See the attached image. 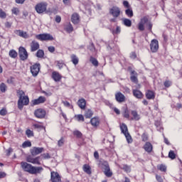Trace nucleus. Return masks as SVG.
Listing matches in <instances>:
<instances>
[{
    "mask_svg": "<svg viewBox=\"0 0 182 182\" xmlns=\"http://www.w3.org/2000/svg\"><path fill=\"white\" fill-rule=\"evenodd\" d=\"M21 166L23 171H26V173H29V174H41V172L43 171V167L33 166L31 164H28L27 162H21Z\"/></svg>",
    "mask_w": 182,
    "mask_h": 182,
    "instance_id": "obj_1",
    "label": "nucleus"
},
{
    "mask_svg": "<svg viewBox=\"0 0 182 182\" xmlns=\"http://www.w3.org/2000/svg\"><path fill=\"white\" fill-rule=\"evenodd\" d=\"M50 159V155L48 153L43 154L39 156L33 158L31 155H29L26 157V161L28 163H31L32 164H36L37 166H41V160H46Z\"/></svg>",
    "mask_w": 182,
    "mask_h": 182,
    "instance_id": "obj_2",
    "label": "nucleus"
},
{
    "mask_svg": "<svg viewBox=\"0 0 182 182\" xmlns=\"http://www.w3.org/2000/svg\"><path fill=\"white\" fill-rule=\"evenodd\" d=\"M17 94L18 95V108L19 110H22L23 109V106H28L29 105V97L28 96H25V92L23 90L17 91Z\"/></svg>",
    "mask_w": 182,
    "mask_h": 182,
    "instance_id": "obj_3",
    "label": "nucleus"
},
{
    "mask_svg": "<svg viewBox=\"0 0 182 182\" xmlns=\"http://www.w3.org/2000/svg\"><path fill=\"white\" fill-rule=\"evenodd\" d=\"M120 130L122 133H123L125 136L128 144H132V143H133V138H132V135H130V133H129V129L127 128V125H126V124L124 123L121 124Z\"/></svg>",
    "mask_w": 182,
    "mask_h": 182,
    "instance_id": "obj_4",
    "label": "nucleus"
},
{
    "mask_svg": "<svg viewBox=\"0 0 182 182\" xmlns=\"http://www.w3.org/2000/svg\"><path fill=\"white\" fill-rule=\"evenodd\" d=\"M102 168L104 170V174L106 177L110 178L113 176V172L110 170V166H109V163L107 161H103L101 164Z\"/></svg>",
    "mask_w": 182,
    "mask_h": 182,
    "instance_id": "obj_5",
    "label": "nucleus"
},
{
    "mask_svg": "<svg viewBox=\"0 0 182 182\" xmlns=\"http://www.w3.org/2000/svg\"><path fill=\"white\" fill-rule=\"evenodd\" d=\"M47 8H48V3L41 2L36 5L35 10L37 12V14H43V12H46Z\"/></svg>",
    "mask_w": 182,
    "mask_h": 182,
    "instance_id": "obj_6",
    "label": "nucleus"
},
{
    "mask_svg": "<svg viewBox=\"0 0 182 182\" xmlns=\"http://www.w3.org/2000/svg\"><path fill=\"white\" fill-rule=\"evenodd\" d=\"M122 14V10L117 6H113L109 9V14L113 16V18H119Z\"/></svg>",
    "mask_w": 182,
    "mask_h": 182,
    "instance_id": "obj_7",
    "label": "nucleus"
},
{
    "mask_svg": "<svg viewBox=\"0 0 182 182\" xmlns=\"http://www.w3.org/2000/svg\"><path fill=\"white\" fill-rule=\"evenodd\" d=\"M18 55L21 59V60H26L29 56L28 54V51H26V49L23 47H19L18 48Z\"/></svg>",
    "mask_w": 182,
    "mask_h": 182,
    "instance_id": "obj_8",
    "label": "nucleus"
},
{
    "mask_svg": "<svg viewBox=\"0 0 182 182\" xmlns=\"http://www.w3.org/2000/svg\"><path fill=\"white\" fill-rule=\"evenodd\" d=\"M34 115L37 119H45V116H46V111L41 108L37 109L34 112Z\"/></svg>",
    "mask_w": 182,
    "mask_h": 182,
    "instance_id": "obj_9",
    "label": "nucleus"
},
{
    "mask_svg": "<svg viewBox=\"0 0 182 182\" xmlns=\"http://www.w3.org/2000/svg\"><path fill=\"white\" fill-rule=\"evenodd\" d=\"M41 70V64L36 63L31 67V73H32L33 76L36 77Z\"/></svg>",
    "mask_w": 182,
    "mask_h": 182,
    "instance_id": "obj_10",
    "label": "nucleus"
},
{
    "mask_svg": "<svg viewBox=\"0 0 182 182\" xmlns=\"http://www.w3.org/2000/svg\"><path fill=\"white\" fill-rule=\"evenodd\" d=\"M149 22V18L147 16H144L142 18H141L139 23H138V29L141 32H143L144 31V25Z\"/></svg>",
    "mask_w": 182,
    "mask_h": 182,
    "instance_id": "obj_11",
    "label": "nucleus"
},
{
    "mask_svg": "<svg viewBox=\"0 0 182 182\" xmlns=\"http://www.w3.org/2000/svg\"><path fill=\"white\" fill-rule=\"evenodd\" d=\"M45 151V149L43 147H36L34 146L30 150V153L31 156H38V154H41V153H43Z\"/></svg>",
    "mask_w": 182,
    "mask_h": 182,
    "instance_id": "obj_12",
    "label": "nucleus"
},
{
    "mask_svg": "<svg viewBox=\"0 0 182 182\" xmlns=\"http://www.w3.org/2000/svg\"><path fill=\"white\" fill-rule=\"evenodd\" d=\"M115 100L118 102V103H123L126 102V96L121 92H117L115 93Z\"/></svg>",
    "mask_w": 182,
    "mask_h": 182,
    "instance_id": "obj_13",
    "label": "nucleus"
},
{
    "mask_svg": "<svg viewBox=\"0 0 182 182\" xmlns=\"http://www.w3.org/2000/svg\"><path fill=\"white\" fill-rule=\"evenodd\" d=\"M37 39H38V41H53V37L52 36H50V34H39L38 36H36Z\"/></svg>",
    "mask_w": 182,
    "mask_h": 182,
    "instance_id": "obj_14",
    "label": "nucleus"
},
{
    "mask_svg": "<svg viewBox=\"0 0 182 182\" xmlns=\"http://www.w3.org/2000/svg\"><path fill=\"white\" fill-rule=\"evenodd\" d=\"M130 80L131 82H132V83H135L136 85H137V83H139V79L137 78V76H139V74L137 73V72H136V70H132L130 71Z\"/></svg>",
    "mask_w": 182,
    "mask_h": 182,
    "instance_id": "obj_15",
    "label": "nucleus"
},
{
    "mask_svg": "<svg viewBox=\"0 0 182 182\" xmlns=\"http://www.w3.org/2000/svg\"><path fill=\"white\" fill-rule=\"evenodd\" d=\"M45 102H46V97L41 96L38 99L31 101V106H36L37 105L45 103Z\"/></svg>",
    "mask_w": 182,
    "mask_h": 182,
    "instance_id": "obj_16",
    "label": "nucleus"
},
{
    "mask_svg": "<svg viewBox=\"0 0 182 182\" xmlns=\"http://www.w3.org/2000/svg\"><path fill=\"white\" fill-rule=\"evenodd\" d=\"M99 126H100V118H99V117L92 118V130L97 129V127H99Z\"/></svg>",
    "mask_w": 182,
    "mask_h": 182,
    "instance_id": "obj_17",
    "label": "nucleus"
},
{
    "mask_svg": "<svg viewBox=\"0 0 182 182\" xmlns=\"http://www.w3.org/2000/svg\"><path fill=\"white\" fill-rule=\"evenodd\" d=\"M145 96L148 100H154L156 99V93L153 90H148L145 93Z\"/></svg>",
    "mask_w": 182,
    "mask_h": 182,
    "instance_id": "obj_18",
    "label": "nucleus"
},
{
    "mask_svg": "<svg viewBox=\"0 0 182 182\" xmlns=\"http://www.w3.org/2000/svg\"><path fill=\"white\" fill-rule=\"evenodd\" d=\"M51 181L52 182H60V176L58 172H51Z\"/></svg>",
    "mask_w": 182,
    "mask_h": 182,
    "instance_id": "obj_19",
    "label": "nucleus"
},
{
    "mask_svg": "<svg viewBox=\"0 0 182 182\" xmlns=\"http://www.w3.org/2000/svg\"><path fill=\"white\" fill-rule=\"evenodd\" d=\"M14 33H16V35H18V36L23 38L24 39H28V38H29V35H28V33L22 30H16Z\"/></svg>",
    "mask_w": 182,
    "mask_h": 182,
    "instance_id": "obj_20",
    "label": "nucleus"
},
{
    "mask_svg": "<svg viewBox=\"0 0 182 182\" xmlns=\"http://www.w3.org/2000/svg\"><path fill=\"white\" fill-rule=\"evenodd\" d=\"M143 149L146 153H151V151H153V144L149 141H146L144 145Z\"/></svg>",
    "mask_w": 182,
    "mask_h": 182,
    "instance_id": "obj_21",
    "label": "nucleus"
},
{
    "mask_svg": "<svg viewBox=\"0 0 182 182\" xmlns=\"http://www.w3.org/2000/svg\"><path fill=\"white\" fill-rule=\"evenodd\" d=\"M131 114L132 117L130 119V120H135L136 122H139V120H140V114H139L136 110H132Z\"/></svg>",
    "mask_w": 182,
    "mask_h": 182,
    "instance_id": "obj_22",
    "label": "nucleus"
},
{
    "mask_svg": "<svg viewBox=\"0 0 182 182\" xmlns=\"http://www.w3.org/2000/svg\"><path fill=\"white\" fill-rule=\"evenodd\" d=\"M132 95L136 99H143V97L144 96L143 95V92H141V91H140L139 90H133Z\"/></svg>",
    "mask_w": 182,
    "mask_h": 182,
    "instance_id": "obj_23",
    "label": "nucleus"
},
{
    "mask_svg": "<svg viewBox=\"0 0 182 182\" xmlns=\"http://www.w3.org/2000/svg\"><path fill=\"white\" fill-rule=\"evenodd\" d=\"M71 22H73V23H74L75 25L80 22V18L79 17V14L76 13L73 14L71 16Z\"/></svg>",
    "mask_w": 182,
    "mask_h": 182,
    "instance_id": "obj_24",
    "label": "nucleus"
},
{
    "mask_svg": "<svg viewBox=\"0 0 182 182\" xmlns=\"http://www.w3.org/2000/svg\"><path fill=\"white\" fill-rule=\"evenodd\" d=\"M80 109L85 110L86 109V100L81 98L77 101Z\"/></svg>",
    "mask_w": 182,
    "mask_h": 182,
    "instance_id": "obj_25",
    "label": "nucleus"
},
{
    "mask_svg": "<svg viewBox=\"0 0 182 182\" xmlns=\"http://www.w3.org/2000/svg\"><path fill=\"white\" fill-rule=\"evenodd\" d=\"M52 78L55 82H60V80L62 79V75L59 74V73L54 71L52 73Z\"/></svg>",
    "mask_w": 182,
    "mask_h": 182,
    "instance_id": "obj_26",
    "label": "nucleus"
},
{
    "mask_svg": "<svg viewBox=\"0 0 182 182\" xmlns=\"http://www.w3.org/2000/svg\"><path fill=\"white\" fill-rule=\"evenodd\" d=\"M64 29L66 31V32H68V33H71V32H73V26L70 23L66 24Z\"/></svg>",
    "mask_w": 182,
    "mask_h": 182,
    "instance_id": "obj_27",
    "label": "nucleus"
},
{
    "mask_svg": "<svg viewBox=\"0 0 182 182\" xmlns=\"http://www.w3.org/2000/svg\"><path fill=\"white\" fill-rule=\"evenodd\" d=\"M125 15L128 16V18H133L134 16V13H133V9L131 8L127 9L125 10Z\"/></svg>",
    "mask_w": 182,
    "mask_h": 182,
    "instance_id": "obj_28",
    "label": "nucleus"
},
{
    "mask_svg": "<svg viewBox=\"0 0 182 182\" xmlns=\"http://www.w3.org/2000/svg\"><path fill=\"white\" fill-rule=\"evenodd\" d=\"M121 169L124 170V171H125V173H130V171H132V168L130 167V166L127 165V164H124L121 166Z\"/></svg>",
    "mask_w": 182,
    "mask_h": 182,
    "instance_id": "obj_29",
    "label": "nucleus"
},
{
    "mask_svg": "<svg viewBox=\"0 0 182 182\" xmlns=\"http://www.w3.org/2000/svg\"><path fill=\"white\" fill-rule=\"evenodd\" d=\"M122 22L125 26H127V28H130V26H132V20L129 18H123Z\"/></svg>",
    "mask_w": 182,
    "mask_h": 182,
    "instance_id": "obj_30",
    "label": "nucleus"
},
{
    "mask_svg": "<svg viewBox=\"0 0 182 182\" xmlns=\"http://www.w3.org/2000/svg\"><path fill=\"white\" fill-rule=\"evenodd\" d=\"M85 119H90V123H92V110L91 109H88L85 112Z\"/></svg>",
    "mask_w": 182,
    "mask_h": 182,
    "instance_id": "obj_31",
    "label": "nucleus"
},
{
    "mask_svg": "<svg viewBox=\"0 0 182 182\" xmlns=\"http://www.w3.org/2000/svg\"><path fill=\"white\" fill-rule=\"evenodd\" d=\"M83 171H85V173H86L87 174H92V171H91V168L90 166L87 165V164H85L83 166Z\"/></svg>",
    "mask_w": 182,
    "mask_h": 182,
    "instance_id": "obj_32",
    "label": "nucleus"
},
{
    "mask_svg": "<svg viewBox=\"0 0 182 182\" xmlns=\"http://www.w3.org/2000/svg\"><path fill=\"white\" fill-rule=\"evenodd\" d=\"M71 58V62H73V65H77V63H79V58H77V57L76 56V55L73 54L70 56Z\"/></svg>",
    "mask_w": 182,
    "mask_h": 182,
    "instance_id": "obj_33",
    "label": "nucleus"
},
{
    "mask_svg": "<svg viewBox=\"0 0 182 182\" xmlns=\"http://www.w3.org/2000/svg\"><path fill=\"white\" fill-rule=\"evenodd\" d=\"M36 56H37V58H43V56H45V52L43 51V50H38L36 54Z\"/></svg>",
    "mask_w": 182,
    "mask_h": 182,
    "instance_id": "obj_34",
    "label": "nucleus"
},
{
    "mask_svg": "<svg viewBox=\"0 0 182 182\" xmlns=\"http://www.w3.org/2000/svg\"><path fill=\"white\" fill-rule=\"evenodd\" d=\"M6 85L4 82H1L0 85V90L1 92V93H5V92H6Z\"/></svg>",
    "mask_w": 182,
    "mask_h": 182,
    "instance_id": "obj_35",
    "label": "nucleus"
},
{
    "mask_svg": "<svg viewBox=\"0 0 182 182\" xmlns=\"http://www.w3.org/2000/svg\"><path fill=\"white\" fill-rule=\"evenodd\" d=\"M9 56L13 58V59H15V58L18 56V53H16L14 50H11L9 51Z\"/></svg>",
    "mask_w": 182,
    "mask_h": 182,
    "instance_id": "obj_36",
    "label": "nucleus"
},
{
    "mask_svg": "<svg viewBox=\"0 0 182 182\" xmlns=\"http://www.w3.org/2000/svg\"><path fill=\"white\" fill-rule=\"evenodd\" d=\"M173 85V82L170 80H166L164 82V86L165 87L168 88Z\"/></svg>",
    "mask_w": 182,
    "mask_h": 182,
    "instance_id": "obj_37",
    "label": "nucleus"
},
{
    "mask_svg": "<svg viewBox=\"0 0 182 182\" xmlns=\"http://www.w3.org/2000/svg\"><path fill=\"white\" fill-rule=\"evenodd\" d=\"M168 157L169 159H171V160H174V159H176V153H174V151L171 150L168 152Z\"/></svg>",
    "mask_w": 182,
    "mask_h": 182,
    "instance_id": "obj_38",
    "label": "nucleus"
},
{
    "mask_svg": "<svg viewBox=\"0 0 182 182\" xmlns=\"http://www.w3.org/2000/svg\"><path fill=\"white\" fill-rule=\"evenodd\" d=\"M31 146H32V143H31V141H26L22 144V147L23 149H25L26 147H31Z\"/></svg>",
    "mask_w": 182,
    "mask_h": 182,
    "instance_id": "obj_39",
    "label": "nucleus"
},
{
    "mask_svg": "<svg viewBox=\"0 0 182 182\" xmlns=\"http://www.w3.org/2000/svg\"><path fill=\"white\" fill-rule=\"evenodd\" d=\"M141 139H142V141H148L149 140V134H147L146 133H143L142 135H141Z\"/></svg>",
    "mask_w": 182,
    "mask_h": 182,
    "instance_id": "obj_40",
    "label": "nucleus"
},
{
    "mask_svg": "<svg viewBox=\"0 0 182 182\" xmlns=\"http://www.w3.org/2000/svg\"><path fill=\"white\" fill-rule=\"evenodd\" d=\"M26 134L27 137H33V136H34L33 131H31V129H27L26 131Z\"/></svg>",
    "mask_w": 182,
    "mask_h": 182,
    "instance_id": "obj_41",
    "label": "nucleus"
},
{
    "mask_svg": "<svg viewBox=\"0 0 182 182\" xmlns=\"http://www.w3.org/2000/svg\"><path fill=\"white\" fill-rule=\"evenodd\" d=\"M158 168L159 170H160V171H167V167L166 166V165L161 164L158 166Z\"/></svg>",
    "mask_w": 182,
    "mask_h": 182,
    "instance_id": "obj_42",
    "label": "nucleus"
},
{
    "mask_svg": "<svg viewBox=\"0 0 182 182\" xmlns=\"http://www.w3.org/2000/svg\"><path fill=\"white\" fill-rule=\"evenodd\" d=\"M65 144V138L61 137L60 139L58 141V147H62Z\"/></svg>",
    "mask_w": 182,
    "mask_h": 182,
    "instance_id": "obj_43",
    "label": "nucleus"
},
{
    "mask_svg": "<svg viewBox=\"0 0 182 182\" xmlns=\"http://www.w3.org/2000/svg\"><path fill=\"white\" fill-rule=\"evenodd\" d=\"M92 64L95 68H97V66H99V61H97V60L96 58H92Z\"/></svg>",
    "mask_w": 182,
    "mask_h": 182,
    "instance_id": "obj_44",
    "label": "nucleus"
},
{
    "mask_svg": "<svg viewBox=\"0 0 182 182\" xmlns=\"http://www.w3.org/2000/svg\"><path fill=\"white\" fill-rule=\"evenodd\" d=\"M73 134L74 136H76V137H77L78 139H80V137H82V132H80V131H74L73 132Z\"/></svg>",
    "mask_w": 182,
    "mask_h": 182,
    "instance_id": "obj_45",
    "label": "nucleus"
},
{
    "mask_svg": "<svg viewBox=\"0 0 182 182\" xmlns=\"http://www.w3.org/2000/svg\"><path fill=\"white\" fill-rule=\"evenodd\" d=\"M0 18H1V19L6 18V13H5L2 9H0Z\"/></svg>",
    "mask_w": 182,
    "mask_h": 182,
    "instance_id": "obj_46",
    "label": "nucleus"
},
{
    "mask_svg": "<svg viewBox=\"0 0 182 182\" xmlns=\"http://www.w3.org/2000/svg\"><path fill=\"white\" fill-rule=\"evenodd\" d=\"M0 114L1 116H6V114H8V110H6V108H2L0 110Z\"/></svg>",
    "mask_w": 182,
    "mask_h": 182,
    "instance_id": "obj_47",
    "label": "nucleus"
},
{
    "mask_svg": "<svg viewBox=\"0 0 182 182\" xmlns=\"http://www.w3.org/2000/svg\"><path fill=\"white\" fill-rule=\"evenodd\" d=\"M150 46H159V41L156 39H153L150 44Z\"/></svg>",
    "mask_w": 182,
    "mask_h": 182,
    "instance_id": "obj_48",
    "label": "nucleus"
},
{
    "mask_svg": "<svg viewBox=\"0 0 182 182\" xmlns=\"http://www.w3.org/2000/svg\"><path fill=\"white\" fill-rule=\"evenodd\" d=\"M123 5H124V8H127V9L132 8V6H130V4H129V1H127L126 0H124L123 1Z\"/></svg>",
    "mask_w": 182,
    "mask_h": 182,
    "instance_id": "obj_49",
    "label": "nucleus"
},
{
    "mask_svg": "<svg viewBox=\"0 0 182 182\" xmlns=\"http://www.w3.org/2000/svg\"><path fill=\"white\" fill-rule=\"evenodd\" d=\"M150 49H151V52H152V53H156V52H157V50H159V46H151Z\"/></svg>",
    "mask_w": 182,
    "mask_h": 182,
    "instance_id": "obj_50",
    "label": "nucleus"
},
{
    "mask_svg": "<svg viewBox=\"0 0 182 182\" xmlns=\"http://www.w3.org/2000/svg\"><path fill=\"white\" fill-rule=\"evenodd\" d=\"M77 119L78 122H85V117L82 114H78L77 115Z\"/></svg>",
    "mask_w": 182,
    "mask_h": 182,
    "instance_id": "obj_51",
    "label": "nucleus"
},
{
    "mask_svg": "<svg viewBox=\"0 0 182 182\" xmlns=\"http://www.w3.org/2000/svg\"><path fill=\"white\" fill-rule=\"evenodd\" d=\"M12 14H14V15H18L19 14V9L18 8H14L11 10Z\"/></svg>",
    "mask_w": 182,
    "mask_h": 182,
    "instance_id": "obj_52",
    "label": "nucleus"
},
{
    "mask_svg": "<svg viewBox=\"0 0 182 182\" xmlns=\"http://www.w3.org/2000/svg\"><path fill=\"white\" fill-rule=\"evenodd\" d=\"M124 117H125V119H130V114H129V111L128 110H125L124 112Z\"/></svg>",
    "mask_w": 182,
    "mask_h": 182,
    "instance_id": "obj_53",
    "label": "nucleus"
},
{
    "mask_svg": "<svg viewBox=\"0 0 182 182\" xmlns=\"http://www.w3.org/2000/svg\"><path fill=\"white\" fill-rule=\"evenodd\" d=\"M156 181H158V182H164L163 178L160 175L156 174Z\"/></svg>",
    "mask_w": 182,
    "mask_h": 182,
    "instance_id": "obj_54",
    "label": "nucleus"
},
{
    "mask_svg": "<svg viewBox=\"0 0 182 182\" xmlns=\"http://www.w3.org/2000/svg\"><path fill=\"white\" fill-rule=\"evenodd\" d=\"M6 151V156H11V153L14 151V149L12 148H9Z\"/></svg>",
    "mask_w": 182,
    "mask_h": 182,
    "instance_id": "obj_55",
    "label": "nucleus"
},
{
    "mask_svg": "<svg viewBox=\"0 0 182 182\" xmlns=\"http://www.w3.org/2000/svg\"><path fill=\"white\" fill-rule=\"evenodd\" d=\"M137 58V55L134 52H132L130 54V58L131 59H136Z\"/></svg>",
    "mask_w": 182,
    "mask_h": 182,
    "instance_id": "obj_56",
    "label": "nucleus"
},
{
    "mask_svg": "<svg viewBox=\"0 0 182 182\" xmlns=\"http://www.w3.org/2000/svg\"><path fill=\"white\" fill-rule=\"evenodd\" d=\"M60 21H62L60 16H56L55 22H57V23H60Z\"/></svg>",
    "mask_w": 182,
    "mask_h": 182,
    "instance_id": "obj_57",
    "label": "nucleus"
},
{
    "mask_svg": "<svg viewBox=\"0 0 182 182\" xmlns=\"http://www.w3.org/2000/svg\"><path fill=\"white\" fill-rule=\"evenodd\" d=\"M33 127L35 129H43V126L40 125L39 124H33Z\"/></svg>",
    "mask_w": 182,
    "mask_h": 182,
    "instance_id": "obj_58",
    "label": "nucleus"
},
{
    "mask_svg": "<svg viewBox=\"0 0 182 182\" xmlns=\"http://www.w3.org/2000/svg\"><path fill=\"white\" fill-rule=\"evenodd\" d=\"M57 63L59 69H62V68H63V65H65V63H61L60 61H58Z\"/></svg>",
    "mask_w": 182,
    "mask_h": 182,
    "instance_id": "obj_59",
    "label": "nucleus"
},
{
    "mask_svg": "<svg viewBox=\"0 0 182 182\" xmlns=\"http://www.w3.org/2000/svg\"><path fill=\"white\" fill-rule=\"evenodd\" d=\"M6 177V173L5 172H0V178H5Z\"/></svg>",
    "mask_w": 182,
    "mask_h": 182,
    "instance_id": "obj_60",
    "label": "nucleus"
},
{
    "mask_svg": "<svg viewBox=\"0 0 182 182\" xmlns=\"http://www.w3.org/2000/svg\"><path fill=\"white\" fill-rule=\"evenodd\" d=\"M94 157L96 159V160H99V152H97V151L94 152Z\"/></svg>",
    "mask_w": 182,
    "mask_h": 182,
    "instance_id": "obj_61",
    "label": "nucleus"
},
{
    "mask_svg": "<svg viewBox=\"0 0 182 182\" xmlns=\"http://www.w3.org/2000/svg\"><path fill=\"white\" fill-rule=\"evenodd\" d=\"M113 110H114V113H116V114H120V110L119 109H117V107H114Z\"/></svg>",
    "mask_w": 182,
    "mask_h": 182,
    "instance_id": "obj_62",
    "label": "nucleus"
},
{
    "mask_svg": "<svg viewBox=\"0 0 182 182\" xmlns=\"http://www.w3.org/2000/svg\"><path fill=\"white\" fill-rule=\"evenodd\" d=\"M163 38H164V42H167V41H168V36H167V35H166L165 33H164L162 35Z\"/></svg>",
    "mask_w": 182,
    "mask_h": 182,
    "instance_id": "obj_63",
    "label": "nucleus"
},
{
    "mask_svg": "<svg viewBox=\"0 0 182 182\" xmlns=\"http://www.w3.org/2000/svg\"><path fill=\"white\" fill-rule=\"evenodd\" d=\"M48 50L49 52H51V53H53V52H55V47L54 46L48 47Z\"/></svg>",
    "mask_w": 182,
    "mask_h": 182,
    "instance_id": "obj_64",
    "label": "nucleus"
}]
</instances>
